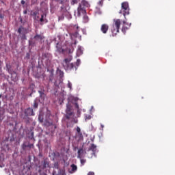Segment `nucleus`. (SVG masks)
Masks as SVG:
<instances>
[{
	"label": "nucleus",
	"instance_id": "1",
	"mask_svg": "<svg viewBox=\"0 0 175 175\" xmlns=\"http://www.w3.org/2000/svg\"><path fill=\"white\" fill-rule=\"evenodd\" d=\"M72 61V56H69L68 57L64 59L63 61V66L66 70H77V68L80 66L81 60L78 59L75 64L70 63Z\"/></svg>",
	"mask_w": 175,
	"mask_h": 175
},
{
	"label": "nucleus",
	"instance_id": "2",
	"mask_svg": "<svg viewBox=\"0 0 175 175\" xmlns=\"http://www.w3.org/2000/svg\"><path fill=\"white\" fill-rule=\"evenodd\" d=\"M121 27V21L120 19H113L111 31L112 36H116L117 33L120 32V27Z\"/></svg>",
	"mask_w": 175,
	"mask_h": 175
},
{
	"label": "nucleus",
	"instance_id": "3",
	"mask_svg": "<svg viewBox=\"0 0 175 175\" xmlns=\"http://www.w3.org/2000/svg\"><path fill=\"white\" fill-rule=\"evenodd\" d=\"M129 3L126 1L122 3L120 14H123L124 17H125L129 14Z\"/></svg>",
	"mask_w": 175,
	"mask_h": 175
},
{
	"label": "nucleus",
	"instance_id": "4",
	"mask_svg": "<svg viewBox=\"0 0 175 175\" xmlns=\"http://www.w3.org/2000/svg\"><path fill=\"white\" fill-rule=\"evenodd\" d=\"M75 117V113H73V108H72V105L69 103L66 104V120H70V118H73Z\"/></svg>",
	"mask_w": 175,
	"mask_h": 175
},
{
	"label": "nucleus",
	"instance_id": "5",
	"mask_svg": "<svg viewBox=\"0 0 175 175\" xmlns=\"http://www.w3.org/2000/svg\"><path fill=\"white\" fill-rule=\"evenodd\" d=\"M79 25H75L73 26V29L75 31L74 33H70V36L73 40V38H79V40H81V36L79 34Z\"/></svg>",
	"mask_w": 175,
	"mask_h": 175
},
{
	"label": "nucleus",
	"instance_id": "6",
	"mask_svg": "<svg viewBox=\"0 0 175 175\" xmlns=\"http://www.w3.org/2000/svg\"><path fill=\"white\" fill-rule=\"evenodd\" d=\"M85 8L83 6V5L79 4L77 8V14L79 17L81 16V14H85Z\"/></svg>",
	"mask_w": 175,
	"mask_h": 175
},
{
	"label": "nucleus",
	"instance_id": "7",
	"mask_svg": "<svg viewBox=\"0 0 175 175\" xmlns=\"http://www.w3.org/2000/svg\"><path fill=\"white\" fill-rule=\"evenodd\" d=\"M41 163L42 165H40V167L42 170L46 169V167H50V162L47 160V159H44Z\"/></svg>",
	"mask_w": 175,
	"mask_h": 175
},
{
	"label": "nucleus",
	"instance_id": "8",
	"mask_svg": "<svg viewBox=\"0 0 175 175\" xmlns=\"http://www.w3.org/2000/svg\"><path fill=\"white\" fill-rule=\"evenodd\" d=\"M77 44V40H75L74 42L70 44V47L68 48L69 54H72L73 51H75V49H76V45Z\"/></svg>",
	"mask_w": 175,
	"mask_h": 175
},
{
	"label": "nucleus",
	"instance_id": "9",
	"mask_svg": "<svg viewBox=\"0 0 175 175\" xmlns=\"http://www.w3.org/2000/svg\"><path fill=\"white\" fill-rule=\"evenodd\" d=\"M25 116L26 117H29L31 116H35V113L33 112V109L29 107L25 110Z\"/></svg>",
	"mask_w": 175,
	"mask_h": 175
},
{
	"label": "nucleus",
	"instance_id": "10",
	"mask_svg": "<svg viewBox=\"0 0 175 175\" xmlns=\"http://www.w3.org/2000/svg\"><path fill=\"white\" fill-rule=\"evenodd\" d=\"M100 31L104 34L107 33V31H109V25L106 23L103 24L100 27Z\"/></svg>",
	"mask_w": 175,
	"mask_h": 175
},
{
	"label": "nucleus",
	"instance_id": "11",
	"mask_svg": "<svg viewBox=\"0 0 175 175\" xmlns=\"http://www.w3.org/2000/svg\"><path fill=\"white\" fill-rule=\"evenodd\" d=\"M34 39L37 42H40L44 39V37H43L41 34H37L34 36Z\"/></svg>",
	"mask_w": 175,
	"mask_h": 175
},
{
	"label": "nucleus",
	"instance_id": "12",
	"mask_svg": "<svg viewBox=\"0 0 175 175\" xmlns=\"http://www.w3.org/2000/svg\"><path fill=\"white\" fill-rule=\"evenodd\" d=\"M89 151H92L93 154H95L96 152V146L94 144H91Z\"/></svg>",
	"mask_w": 175,
	"mask_h": 175
},
{
	"label": "nucleus",
	"instance_id": "13",
	"mask_svg": "<svg viewBox=\"0 0 175 175\" xmlns=\"http://www.w3.org/2000/svg\"><path fill=\"white\" fill-rule=\"evenodd\" d=\"M79 5H82L85 8H90V3L85 0H82L81 3H79Z\"/></svg>",
	"mask_w": 175,
	"mask_h": 175
},
{
	"label": "nucleus",
	"instance_id": "14",
	"mask_svg": "<svg viewBox=\"0 0 175 175\" xmlns=\"http://www.w3.org/2000/svg\"><path fill=\"white\" fill-rule=\"evenodd\" d=\"M83 48L81 46H79L77 51V55L80 57V55H83Z\"/></svg>",
	"mask_w": 175,
	"mask_h": 175
},
{
	"label": "nucleus",
	"instance_id": "15",
	"mask_svg": "<svg viewBox=\"0 0 175 175\" xmlns=\"http://www.w3.org/2000/svg\"><path fill=\"white\" fill-rule=\"evenodd\" d=\"M27 147H28V142H24L21 145V148L23 151H27Z\"/></svg>",
	"mask_w": 175,
	"mask_h": 175
},
{
	"label": "nucleus",
	"instance_id": "16",
	"mask_svg": "<svg viewBox=\"0 0 175 175\" xmlns=\"http://www.w3.org/2000/svg\"><path fill=\"white\" fill-rule=\"evenodd\" d=\"M39 106V100L35 99L33 104V109H38V107Z\"/></svg>",
	"mask_w": 175,
	"mask_h": 175
},
{
	"label": "nucleus",
	"instance_id": "17",
	"mask_svg": "<svg viewBox=\"0 0 175 175\" xmlns=\"http://www.w3.org/2000/svg\"><path fill=\"white\" fill-rule=\"evenodd\" d=\"M84 154V150L83 148H80L78 150V156L77 158H80L81 159V155H83Z\"/></svg>",
	"mask_w": 175,
	"mask_h": 175
},
{
	"label": "nucleus",
	"instance_id": "18",
	"mask_svg": "<svg viewBox=\"0 0 175 175\" xmlns=\"http://www.w3.org/2000/svg\"><path fill=\"white\" fill-rule=\"evenodd\" d=\"M43 114L40 113L38 116V121H40V122H43Z\"/></svg>",
	"mask_w": 175,
	"mask_h": 175
},
{
	"label": "nucleus",
	"instance_id": "19",
	"mask_svg": "<svg viewBox=\"0 0 175 175\" xmlns=\"http://www.w3.org/2000/svg\"><path fill=\"white\" fill-rule=\"evenodd\" d=\"M72 172H76L77 170V166L75 164L71 165Z\"/></svg>",
	"mask_w": 175,
	"mask_h": 175
},
{
	"label": "nucleus",
	"instance_id": "20",
	"mask_svg": "<svg viewBox=\"0 0 175 175\" xmlns=\"http://www.w3.org/2000/svg\"><path fill=\"white\" fill-rule=\"evenodd\" d=\"M24 31H26L25 30V28L23 27H21L18 28V33H20L21 34V32H24Z\"/></svg>",
	"mask_w": 175,
	"mask_h": 175
},
{
	"label": "nucleus",
	"instance_id": "21",
	"mask_svg": "<svg viewBox=\"0 0 175 175\" xmlns=\"http://www.w3.org/2000/svg\"><path fill=\"white\" fill-rule=\"evenodd\" d=\"M46 125H48L49 126H53L54 129H55L57 128V126L55 124H53V122H46Z\"/></svg>",
	"mask_w": 175,
	"mask_h": 175
},
{
	"label": "nucleus",
	"instance_id": "22",
	"mask_svg": "<svg viewBox=\"0 0 175 175\" xmlns=\"http://www.w3.org/2000/svg\"><path fill=\"white\" fill-rule=\"evenodd\" d=\"M79 1H80V0H72L71 5H77V3H79Z\"/></svg>",
	"mask_w": 175,
	"mask_h": 175
},
{
	"label": "nucleus",
	"instance_id": "23",
	"mask_svg": "<svg viewBox=\"0 0 175 175\" xmlns=\"http://www.w3.org/2000/svg\"><path fill=\"white\" fill-rule=\"evenodd\" d=\"M126 30H128V27H126V26H123L122 28V31L123 32V33H125V32H126Z\"/></svg>",
	"mask_w": 175,
	"mask_h": 175
},
{
	"label": "nucleus",
	"instance_id": "24",
	"mask_svg": "<svg viewBox=\"0 0 175 175\" xmlns=\"http://www.w3.org/2000/svg\"><path fill=\"white\" fill-rule=\"evenodd\" d=\"M75 107H76V109H77L78 114H80V107H79V104L75 103Z\"/></svg>",
	"mask_w": 175,
	"mask_h": 175
},
{
	"label": "nucleus",
	"instance_id": "25",
	"mask_svg": "<svg viewBox=\"0 0 175 175\" xmlns=\"http://www.w3.org/2000/svg\"><path fill=\"white\" fill-rule=\"evenodd\" d=\"M25 59H29L31 58V54L29 53H26Z\"/></svg>",
	"mask_w": 175,
	"mask_h": 175
},
{
	"label": "nucleus",
	"instance_id": "26",
	"mask_svg": "<svg viewBox=\"0 0 175 175\" xmlns=\"http://www.w3.org/2000/svg\"><path fill=\"white\" fill-rule=\"evenodd\" d=\"M83 21L85 23H88V16L87 15L83 16Z\"/></svg>",
	"mask_w": 175,
	"mask_h": 175
},
{
	"label": "nucleus",
	"instance_id": "27",
	"mask_svg": "<svg viewBox=\"0 0 175 175\" xmlns=\"http://www.w3.org/2000/svg\"><path fill=\"white\" fill-rule=\"evenodd\" d=\"M77 133H79V135H80V136H81L82 133H81V130L80 129V127L77 128Z\"/></svg>",
	"mask_w": 175,
	"mask_h": 175
},
{
	"label": "nucleus",
	"instance_id": "28",
	"mask_svg": "<svg viewBox=\"0 0 175 175\" xmlns=\"http://www.w3.org/2000/svg\"><path fill=\"white\" fill-rule=\"evenodd\" d=\"M40 23H43L44 21V15H41V18H40Z\"/></svg>",
	"mask_w": 175,
	"mask_h": 175
},
{
	"label": "nucleus",
	"instance_id": "29",
	"mask_svg": "<svg viewBox=\"0 0 175 175\" xmlns=\"http://www.w3.org/2000/svg\"><path fill=\"white\" fill-rule=\"evenodd\" d=\"M27 147H28V148H33V144H29V142H28Z\"/></svg>",
	"mask_w": 175,
	"mask_h": 175
},
{
	"label": "nucleus",
	"instance_id": "30",
	"mask_svg": "<svg viewBox=\"0 0 175 175\" xmlns=\"http://www.w3.org/2000/svg\"><path fill=\"white\" fill-rule=\"evenodd\" d=\"M98 6H103V0H101L98 2Z\"/></svg>",
	"mask_w": 175,
	"mask_h": 175
},
{
	"label": "nucleus",
	"instance_id": "31",
	"mask_svg": "<svg viewBox=\"0 0 175 175\" xmlns=\"http://www.w3.org/2000/svg\"><path fill=\"white\" fill-rule=\"evenodd\" d=\"M31 16H33V17H36L38 16V12H33L31 13Z\"/></svg>",
	"mask_w": 175,
	"mask_h": 175
},
{
	"label": "nucleus",
	"instance_id": "32",
	"mask_svg": "<svg viewBox=\"0 0 175 175\" xmlns=\"http://www.w3.org/2000/svg\"><path fill=\"white\" fill-rule=\"evenodd\" d=\"M38 92H39L40 96H42V95H44V90L43 91H38Z\"/></svg>",
	"mask_w": 175,
	"mask_h": 175
},
{
	"label": "nucleus",
	"instance_id": "33",
	"mask_svg": "<svg viewBox=\"0 0 175 175\" xmlns=\"http://www.w3.org/2000/svg\"><path fill=\"white\" fill-rule=\"evenodd\" d=\"M68 87L70 88V90H72V83L70 82H68Z\"/></svg>",
	"mask_w": 175,
	"mask_h": 175
},
{
	"label": "nucleus",
	"instance_id": "34",
	"mask_svg": "<svg viewBox=\"0 0 175 175\" xmlns=\"http://www.w3.org/2000/svg\"><path fill=\"white\" fill-rule=\"evenodd\" d=\"M29 138L31 139V140L33 139V132L31 133V137H29Z\"/></svg>",
	"mask_w": 175,
	"mask_h": 175
},
{
	"label": "nucleus",
	"instance_id": "35",
	"mask_svg": "<svg viewBox=\"0 0 175 175\" xmlns=\"http://www.w3.org/2000/svg\"><path fill=\"white\" fill-rule=\"evenodd\" d=\"M22 39L27 40V36H25V33H23L22 36Z\"/></svg>",
	"mask_w": 175,
	"mask_h": 175
},
{
	"label": "nucleus",
	"instance_id": "36",
	"mask_svg": "<svg viewBox=\"0 0 175 175\" xmlns=\"http://www.w3.org/2000/svg\"><path fill=\"white\" fill-rule=\"evenodd\" d=\"M81 165H84V163H85V160L81 159Z\"/></svg>",
	"mask_w": 175,
	"mask_h": 175
},
{
	"label": "nucleus",
	"instance_id": "37",
	"mask_svg": "<svg viewBox=\"0 0 175 175\" xmlns=\"http://www.w3.org/2000/svg\"><path fill=\"white\" fill-rule=\"evenodd\" d=\"M88 175H95V173L94 172H89Z\"/></svg>",
	"mask_w": 175,
	"mask_h": 175
},
{
	"label": "nucleus",
	"instance_id": "38",
	"mask_svg": "<svg viewBox=\"0 0 175 175\" xmlns=\"http://www.w3.org/2000/svg\"><path fill=\"white\" fill-rule=\"evenodd\" d=\"M53 175H54V174H53ZM56 175H65V174H64L63 172H59Z\"/></svg>",
	"mask_w": 175,
	"mask_h": 175
},
{
	"label": "nucleus",
	"instance_id": "39",
	"mask_svg": "<svg viewBox=\"0 0 175 175\" xmlns=\"http://www.w3.org/2000/svg\"><path fill=\"white\" fill-rule=\"evenodd\" d=\"M21 5H25V1L21 0Z\"/></svg>",
	"mask_w": 175,
	"mask_h": 175
},
{
	"label": "nucleus",
	"instance_id": "40",
	"mask_svg": "<svg viewBox=\"0 0 175 175\" xmlns=\"http://www.w3.org/2000/svg\"><path fill=\"white\" fill-rule=\"evenodd\" d=\"M28 13V11L27 10H25L23 11V14H27Z\"/></svg>",
	"mask_w": 175,
	"mask_h": 175
},
{
	"label": "nucleus",
	"instance_id": "41",
	"mask_svg": "<svg viewBox=\"0 0 175 175\" xmlns=\"http://www.w3.org/2000/svg\"><path fill=\"white\" fill-rule=\"evenodd\" d=\"M54 167H55V169H58V164L55 163Z\"/></svg>",
	"mask_w": 175,
	"mask_h": 175
},
{
	"label": "nucleus",
	"instance_id": "42",
	"mask_svg": "<svg viewBox=\"0 0 175 175\" xmlns=\"http://www.w3.org/2000/svg\"><path fill=\"white\" fill-rule=\"evenodd\" d=\"M40 175H47V174L46 172H42V173H40Z\"/></svg>",
	"mask_w": 175,
	"mask_h": 175
},
{
	"label": "nucleus",
	"instance_id": "43",
	"mask_svg": "<svg viewBox=\"0 0 175 175\" xmlns=\"http://www.w3.org/2000/svg\"><path fill=\"white\" fill-rule=\"evenodd\" d=\"M100 126H101L102 129H103V128H105V126H103V124H100Z\"/></svg>",
	"mask_w": 175,
	"mask_h": 175
},
{
	"label": "nucleus",
	"instance_id": "44",
	"mask_svg": "<svg viewBox=\"0 0 175 175\" xmlns=\"http://www.w3.org/2000/svg\"><path fill=\"white\" fill-rule=\"evenodd\" d=\"M14 75L15 76V77H17V74L14 73Z\"/></svg>",
	"mask_w": 175,
	"mask_h": 175
},
{
	"label": "nucleus",
	"instance_id": "45",
	"mask_svg": "<svg viewBox=\"0 0 175 175\" xmlns=\"http://www.w3.org/2000/svg\"><path fill=\"white\" fill-rule=\"evenodd\" d=\"M123 24H126V22L125 21H124Z\"/></svg>",
	"mask_w": 175,
	"mask_h": 175
},
{
	"label": "nucleus",
	"instance_id": "46",
	"mask_svg": "<svg viewBox=\"0 0 175 175\" xmlns=\"http://www.w3.org/2000/svg\"><path fill=\"white\" fill-rule=\"evenodd\" d=\"M2 64V62L0 61V69H1V65Z\"/></svg>",
	"mask_w": 175,
	"mask_h": 175
},
{
	"label": "nucleus",
	"instance_id": "47",
	"mask_svg": "<svg viewBox=\"0 0 175 175\" xmlns=\"http://www.w3.org/2000/svg\"><path fill=\"white\" fill-rule=\"evenodd\" d=\"M41 172H42V170H38V173H40Z\"/></svg>",
	"mask_w": 175,
	"mask_h": 175
},
{
	"label": "nucleus",
	"instance_id": "48",
	"mask_svg": "<svg viewBox=\"0 0 175 175\" xmlns=\"http://www.w3.org/2000/svg\"><path fill=\"white\" fill-rule=\"evenodd\" d=\"M14 81H15L16 80V78H15V79H13Z\"/></svg>",
	"mask_w": 175,
	"mask_h": 175
},
{
	"label": "nucleus",
	"instance_id": "49",
	"mask_svg": "<svg viewBox=\"0 0 175 175\" xmlns=\"http://www.w3.org/2000/svg\"><path fill=\"white\" fill-rule=\"evenodd\" d=\"M55 85H57L55 83Z\"/></svg>",
	"mask_w": 175,
	"mask_h": 175
}]
</instances>
